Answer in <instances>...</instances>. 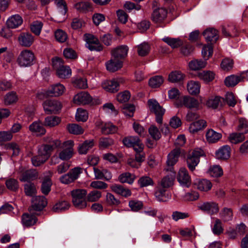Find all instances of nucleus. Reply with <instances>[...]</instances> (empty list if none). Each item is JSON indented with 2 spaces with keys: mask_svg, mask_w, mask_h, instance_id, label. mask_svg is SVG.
Instances as JSON below:
<instances>
[{
  "mask_svg": "<svg viewBox=\"0 0 248 248\" xmlns=\"http://www.w3.org/2000/svg\"><path fill=\"white\" fill-rule=\"evenodd\" d=\"M49 144L40 146L38 149V155L31 158L32 164L34 166H39L44 163L49 157L51 152L53 149L59 147L61 143L58 140L49 141Z\"/></svg>",
  "mask_w": 248,
  "mask_h": 248,
  "instance_id": "1",
  "label": "nucleus"
},
{
  "mask_svg": "<svg viewBox=\"0 0 248 248\" xmlns=\"http://www.w3.org/2000/svg\"><path fill=\"white\" fill-rule=\"evenodd\" d=\"M52 65L56 71L58 77L61 78H69L72 74L70 68L64 65L62 59L58 57L53 58L52 60Z\"/></svg>",
  "mask_w": 248,
  "mask_h": 248,
  "instance_id": "2",
  "label": "nucleus"
},
{
  "mask_svg": "<svg viewBox=\"0 0 248 248\" xmlns=\"http://www.w3.org/2000/svg\"><path fill=\"white\" fill-rule=\"evenodd\" d=\"M72 197V202L74 205L79 209L85 208L87 206V202L85 199V196L87 194V191L83 189H76L71 191Z\"/></svg>",
  "mask_w": 248,
  "mask_h": 248,
  "instance_id": "3",
  "label": "nucleus"
},
{
  "mask_svg": "<svg viewBox=\"0 0 248 248\" xmlns=\"http://www.w3.org/2000/svg\"><path fill=\"white\" fill-rule=\"evenodd\" d=\"M35 56L30 50L25 49L21 51L17 58V62L20 67H27L34 63Z\"/></svg>",
  "mask_w": 248,
  "mask_h": 248,
  "instance_id": "4",
  "label": "nucleus"
},
{
  "mask_svg": "<svg viewBox=\"0 0 248 248\" xmlns=\"http://www.w3.org/2000/svg\"><path fill=\"white\" fill-rule=\"evenodd\" d=\"M204 155L203 151L200 148L195 149L189 153L187 158V164L191 170H195L196 166L200 162V157Z\"/></svg>",
  "mask_w": 248,
  "mask_h": 248,
  "instance_id": "5",
  "label": "nucleus"
},
{
  "mask_svg": "<svg viewBox=\"0 0 248 248\" xmlns=\"http://www.w3.org/2000/svg\"><path fill=\"white\" fill-rule=\"evenodd\" d=\"M149 110L155 115L156 122L159 124L162 123V116L164 114L165 109L163 108L155 99H150L148 101Z\"/></svg>",
  "mask_w": 248,
  "mask_h": 248,
  "instance_id": "6",
  "label": "nucleus"
},
{
  "mask_svg": "<svg viewBox=\"0 0 248 248\" xmlns=\"http://www.w3.org/2000/svg\"><path fill=\"white\" fill-rule=\"evenodd\" d=\"M81 173L82 169L80 168H75L67 174L62 175L60 178V181L63 184H70L77 180Z\"/></svg>",
  "mask_w": 248,
  "mask_h": 248,
  "instance_id": "7",
  "label": "nucleus"
},
{
  "mask_svg": "<svg viewBox=\"0 0 248 248\" xmlns=\"http://www.w3.org/2000/svg\"><path fill=\"white\" fill-rule=\"evenodd\" d=\"M74 141L69 140L63 142V149L59 153V158L62 160L70 159L73 155Z\"/></svg>",
  "mask_w": 248,
  "mask_h": 248,
  "instance_id": "8",
  "label": "nucleus"
},
{
  "mask_svg": "<svg viewBox=\"0 0 248 248\" xmlns=\"http://www.w3.org/2000/svg\"><path fill=\"white\" fill-rule=\"evenodd\" d=\"M84 37L86 42V46L90 50L97 51L102 50V46L100 45L99 40L93 35L90 34H86Z\"/></svg>",
  "mask_w": 248,
  "mask_h": 248,
  "instance_id": "9",
  "label": "nucleus"
},
{
  "mask_svg": "<svg viewBox=\"0 0 248 248\" xmlns=\"http://www.w3.org/2000/svg\"><path fill=\"white\" fill-rule=\"evenodd\" d=\"M177 107L185 106L188 108H196L198 109L200 103L198 100L189 96H184L176 104Z\"/></svg>",
  "mask_w": 248,
  "mask_h": 248,
  "instance_id": "10",
  "label": "nucleus"
},
{
  "mask_svg": "<svg viewBox=\"0 0 248 248\" xmlns=\"http://www.w3.org/2000/svg\"><path fill=\"white\" fill-rule=\"evenodd\" d=\"M47 201L44 196L34 197L32 200V205L29 209L31 214H34V211H39L43 209L46 205Z\"/></svg>",
  "mask_w": 248,
  "mask_h": 248,
  "instance_id": "11",
  "label": "nucleus"
},
{
  "mask_svg": "<svg viewBox=\"0 0 248 248\" xmlns=\"http://www.w3.org/2000/svg\"><path fill=\"white\" fill-rule=\"evenodd\" d=\"M199 209L210 215L217 214L219 211L218 204L214 202H204L198 206Z\"/></svg>",
  "mask_w": 248,
  "mask_h": 248,
  "instance_id": "12",
  "label": "nucleus"
},
{
  "mask_svg": "<svg viewBox=\"0 0 248 248\" xmlns=\"http://www.w3.org/2000/svg\"><path fill=\"white\" fill-rule=\"evenodd\" d=\"M17 41L20 46L29 47L34 43V37L29 32H22L19 34Z\"/></svg>",
  "mask_w": 248,
  "mask_h": 248,
  "instance_id": "13",
  "label": "nucleus"
},
{
  "mask_svg": "<svg viewBox=\"0 0 248 248\" xmlns=\"http://www.w3.org/2000/svg\"><path fill=\"white\" fill-rule=\"evenodd\" d=\"M122 78L113 79L111 80H105L101 84L102 87L105 90L110 93H115L119 90V84L123 82Z\"/></svg>",
  "mask_w": 248,
  "mask_h": 248,
  "instance_id": "14",
  "label": "nucleus"
},
{
  "mask_svg": "<svg viewBox=\"0 0 248 248\" xmlns=\"http://www.w3.org/2000/svg\"><path fill=\"white\" fill-rule=\"evenodd\" d=\"M92 101L93 97L87 92H80L76 94L73 98L74 103L79 105H88Z\"/></svg>",
  "mask_w": 248,
  "mask_h": 248,
  "instance_id": "15",
  "label": "nucleus"
},
{
  "mask_svg": "<svg viewBox=\"0 0 248 248\" xmlns=\"http://www.w3.org/2000/svg\"><path fill=\"white\" fill-rule=\"evenodd\" d=\"M45 111L47 114L56 113L61 109L62 105L56 100H47L43 104Z\"/></svg>",
  "mask_w": 248,
  "mask_h": 248,
  "instance_id": "16",
  "label": "nucleus"
},
{
  "mask_svg": "<svg viewBox=\"0 0 248 248\" xmlns=\"http://www.w3.org/2000/svg\"><path fill=\"white\" fill-rule=\"evenodd\" d=\"M231 149L229 145H224L220 147L215 153L216 158L218 160H226L231 156Z\"/></svg>",
  "mask_w": 248,
  "mask_h": 248,
  "instance_id": "17",
  "label": "nucleus"
},
{
  "mask_svg": "<svg viewBox=\"0 0 248 248\" xmlns=\"http://www.w3.org/2000/svg\"><path fill=\"white\" fill-rule=\"evenodd\" d=\"M96 125L97 126L102 125L101 127V132L104 135L114 134L118 130L117 127L110 122L103 124L101 122H97Z\"/></svg>",
  "mask_w": 248,
  "mask_h": 248,
  "instance_id": "18",
  "label": "nucleus"
},
{
  "mask_svg": "<svg viewBox=\"0 0 248 248\" xmlns=\"http://www.w3.org/2000/svg\"><path fill=\"white\" fill-rule=\"evenodd\" d=\"M155 196L156 200L159 202H166L171 198V195L167 192V189L159 186L156 187Z\"/></svg>",
  "mask_w": 248,
  "mask_h": 248,
  "instance_id": "19",
  "label": "nucleus"
},
{
  "mask_svg": "<svg viewBox=\"0 0 248 248\" xmlns=\"http://www.w3.org/2000/svg\"><path fill=\"white\" fill-rule=\"evenodd\" d=\"M23 22L21 16L16 14L10 16L6 21L7 27L10 29H16L21 26Z\"/></svg>",
  "mask_w": 248,
  "mask_h": 248,
  "instance_id": "20",
  "label": "nucleus"
},
{
  "mask_svg": "<svg viewBox=\"0 0 248 248\" xmlns=\"http://www.w3.org/2000/svg\"><path fill=\"white\" fill-rule=\"evenodd\" d=\"M248 74V72L246 73ZM246 79L248 80V78L245 76V74H243L240 76L231 75L227 77L225 79V84L228 87H233L235 86L239 82Z\"/></svg>",
  "mask_w": 248,
  "mask_h": 248,
  "instance_id": "21",
  "label": "nucleus"
},
{
  "mask_svg": "<svg viewBox=\"0 0 248 248\" xmlns=\"http://www.w3.org/2000/svg\"><path fill=\"white\" fill-rule=\"evenodd\" d=\"M177 178L182 186H188L190 183V177L186 168H182L180 169Z\"/></svg>",
  "mask_w": 248,
  "mask_h": 248,
  "instance_id": "22",
  "label": "nucleus"
},
{
  "mask_svg": "<svg viewBox=\"0 0 248 248\" xmlns=\"http://www.w3.org/2000/svg\"><path fill=\"white\" fill-rule=\"evenodd\" d=\"M196 188L202 192H208L212 187L211 182L207 179H202L197 180L194 183Z\"/></svg>",
  "mask_w": 248,
  "mask_h": 248,
  "instance_id": "23",
  "label": "nucleus"
},
{
  "mask_svg": "<svg viewBox=\"0 0 248 248\" xmlns=\"http://www.w3.org/2000/svg\"><path fill=\"white\" fill-rule=\"evenodd\" d=\"M128 47L127 46L122 45L112 50V56L118 60L124 59L127 55Z\"/></svg>",
  "mask_w": 248,
  "mask_h": 248,
  "instance_id": "24",
  "label": "nucleus"
},
{
  "mask_svg": "<svg viewBox=\"0 0 248 248\" xmlns=\"http://www.w3.org/2000/svg\"><path fill=\"white\" fill-rule=\"evenodd\" d=\"M110 187L112 191L125 198L131 195V190L122 185L115 184L111 185Z\"/></svg>",
  "mask_w": 248,
  "mask_h": 248,
  "instance_id": "25",
  "label": "nucleus"
},
{
  "mask_svg": "<svg viewBox=\"0 0 248 248\" xmlns=\"http://www.w3.org/2000/svg\"><path fill=\"white\" fill-rule=\"evenodd\" d=\"M167 10L163 8L155 10L152 15L153 21L155 23L162 22L167 16Z\"/></svg>",
  "mask_w": 248,
  "mask_h": 248,
  "instance_id": "26",
  "label": "nucleus"
},
{
  "mask_svg": "<svg viewBox=\"0 0 248 248\" xmlns=\"http://www.w3.org/2000/svg\"><path fill=\"white\" fill-rule=\"evenodd\" d=\"M123 65L122 61L114 58L112 56L111 59L106 63L107 69L110 72H114L120 69Z\"/></svg>",
  "mask_w": 248,
  "mask_h": 248,
  "instance_id": "27",
  "label": "nucleus"
},
{
  "mask_svg": "<svg viewBox=\"0 0 248 248\" xmlns=\"http://www.w3.org/2000/svg\"><path fill=\"white\" fill-rule=\"evenodd\" d=\"M65 90L64 86L61 84L52 85L46 93L48 96H58L62 95Z\"/></svg>",
  "mask_w": 248,
  "mask_h": 248,
  "instance_id": "28",
  "label": "nucleus"
},
{
  "mask_svg": "<svg viewBox=\"0 0 248 248\" xmlns=\"http://www.w3.org/2000/svg\"><path fill=\"white\" fill-rule=\"evenodd\" d=\"M180 155V150L176 148L171 151L168 155L167 165L168 167L174 166L178 161Z\"/></svg>",
  "mask_w": 248,
  "mask_h": 248,
  "instance_id": "29",
  "label": "nucleus"
},
{
  "mask_svg": "<svg viewBox=\"0 0 248 248\" xmlns=\"http://www.w3.org/2000/svg\"><path fill=\"white\" fill-rule=\"evenodd\" d=\"M93 172L95 178L96 179H105L109 181L112 178V175L110 171L107 170H100L97 168L93 167Z\"/></svg>",
  "mask_w": 248,
  "mask_h": 248,
  "instance_id": "30",
  "label": "nucleus"
},
{
  "mask_svg": "<svg viewBox=\"0 0 248 248\" xmlns=\"http://www.w3.org/2000/svg\"><path fill=\"white\" fill-rule=\"evenodd\" d=\"M29 130L31 132L37 136L44 135L46 130L39 122L35 121L29 126Z\"/></svg>",
  "mask_w": 248,
  "mask_h": 248,
  "instance_id": "31",
  "label": "nucleus"
},
{
  "mask_svg": "<svg viewBox=\"0 0 248 248\" xmlns=\"http://www.w3.org/2000/svg\"><path fill=\"white\" fill-rule=\"evenodd\" d=\"M207 65V62L202 59H194L188 63L189 68L192 71H198L204 68Z\"/></svg>",
  "mask_w": 248,
  "mask_h": 248,
  "instance_id": "32",
  "label": "nucleus"
},
{
  "mask_svg": "<svg viewBox=\"0 0 248 248\" xmlns=\"http://www.w3.org/2000/svg\"><path fill=\"white\" fill-rule=\"evenodd\" d=\"M206 126V122L204 120H199L191 123L189 127V131L191 133H196L202 130Z\"/></svg>",
  "mask_w": 248,
  "mask_h": 248,
  "instance_id": "33",
  "label": "nucleus"
},
{
  "mask_svg": "<svg viewBox=\"0 0 248 248\" xmlns=\"http://www.w3.org/2000/svg\"><path fill=\"white\" fill-rule=\"evenodd\" d=\"M203 35L207 42H216L218 38L217 31L213 28H208L204 31Z\"/></svg>",
  "mask_w": 248,
  "mask_h": 248,
  "instance_id": "34",
  "label": "nucleus"
},
{
  "mask_svg": "<svg viewBox=\"0 0 248 248\" xmlns=\"http://www.w3.org/2000/svg\"><path fill=\"white\" fill-rule=\"evenodd\" d=\"M186 86L188 92L191 95H197L200 92L201 85L199 81L190 80Z\"/></svg>",
  "mask_w": 248,
  "mask_h": 248,
  "instance_id": "35",
  "label": "nucleus"
},
{
  "mask_svg": "<svg viewBox=\"0 0 248 248\" xmlns=\"http://www.w3.org/2000/svg\"><path fill=\"white\" fill-rule=\"evenodd\" d=\"M222 137L221 133L217 132L212 129L207 130L206 133V139L209 143H216Z\"/></svg>",
  "mask_w": 248,
  "mask_h": 248,
  "instance_id": "36",
  "label": "nucleus"
},
{
  "mask_svg": "<svg viewBox=\"0 0 248 248\" xmlns=\"http://www.w3.org/2000/svg\"><path fill=\"white\" fill-rule=\"evenodd\" d=\"M175 173L172 174L167 175L163 178L158 186L168 189L169 187L173 186L174 181Z\"/></svg>",
  "mask_w": 248,
  "mask_h": 248,
  "instance_id": "37",
  "label": "nucleus"
},
{
  "mask_svg": "<svg viewBox=\"0 0 248 248\" xmlns=\"http://www.w3.org/2000/svg\"><path fill=\"white\" fill-rule=\"evenodd\" d=\"M197 77L204 82L207 83L212 81L215 77V74L211 71H203L197 73Z\"/></svg>",
  "mask_w": 248,
  "mask_h": 248,
  "instance_id": "38",
  "label": "nucleus"
},
{
  "mask_svg": "<svg viewBox=\"0 0 248 248\" xmlns=\"http://www.w3.org/2000/svg\"><path fill=\"white\" fill-rule=\"evenodd\" d=\"M18 99L16 92L12 91L7 93L4 96L3 101L6 105H10L16 103Z\"/></svg>",
  "mask_w": 248,
  "mask_h": 248,
  "instance_id": "39",
  "label": "nucleus"
},
{
  "mask_svg": "<svg viewBox=\"0 0 248 248\" xmlns=\"http://www.w3.org/2000/svg\"><path fill=\"white\" fill-rule=\"evenodd\" d=\"M185 78V75L179 71H174L169 75L168 80L172 83H176L183 80Z\"/></svg>",
  "mask_w": 248,
  "mask_h": 248,
  "instance_id": "40",
  "label": "nucleus"
},
{
  "mask_svg": "<svg viewBox=\"0 0 248 248\" xmlns=\"http://www.w3.org/2000/svg\"><path fill=\"white\" fill-rule=\"evenodd\" d=\"M162 40L172 48H177L183 45V41L179 38L165 37Z\"/></svg>",
  "mask_w": 248,
  "mask_h": 248,
  "instance_id": "41",
  "label": "nucleus"
},
{
  "mask_svg": "<svg viewBox=\"0 0 248 248\" xmlns=\"http://www.w3.org/2000/svg\"><path fill=\"white\" fill-rule=\"evenodd\" d=\"M221 99L218 96H211L206 101V105L209 108H216L222 105Z\"/></svg>",
  "mask_w": 248,
  "mask_h": 248,
  "instance_id": "42",
  "label": "nucleus"
},
{
  "mask_svg": "<svg viewBox=\"0 0 248 248\" xmlns=\"http://www.w3.org/2000/svg\"><path fill=\"white\" fill-rule=\"evenodd\" d=\"M61 121V118L58 116H48L45 119L44 124L46 126L52 127L58 125Z\"/></svg>",
  "mask_w": 248,
  "mask_h": 248,
  "instance_id": "43",
  "label": "nucleus"
},
{
  "mask_svg": "<svg viewBox=\"0 0 248 248\" xmlns=\"http://www.w3.org/2000/svg\"><path fill=\"white\" fill-rule=\"evenodd\" d=\"M37 173L35 170H28L22 174L20 178L23 182H29L37 178Z\"/></svg>",
  "mask_w": 248,
  "mask_h": 248,
  "instance_id": "44",
  "label": "nucleus"
},
{
  "mask_svg": "<svg viewBox=\"0 0 248 248\" xmlns=\"http://www.w3.org/2000/svg\"><path fill=\"white\" fill-rule=\"evenodd\" d=\"M228 139L232 144H237L244 141L245 137L243 133H232L230 134Z\"/></svg>",
  "mask_w": 248,
  "mask_h": 248,
  "instance_id": "45",
  "label": "nucleus"
},
{
  "mask_svg": "<svg viewBox=\"0 0 248 248\" xmlns=\"http://www.w3.org/2000/svg\"><path fill=\"white\" fill-rule=\"evenodd\" d=\"M137 52L141 57H144L148 55L150 51V45L146 42H143L137 46Z\"/></svg>",
  "mask_w": 248,
  "mask_h": 248,
  "instance_id": "46",
  "label": "nucleus"
},
{
  "mask_svg": "<svg viewBox=\"0 0 248 248\" xmlns=\"http://www.w3.org/2000/svg\"><path fill=\"white\" fill-rule=\"evenodd\" d=\"M208 172L209 174L213 177H218L223 175V170L221 167L217 165L211 166Z\"/></svg>",
  "mask_w": 248,
  "mask_h": 248,
  "instance_id": "47",
  "label": "nucleus"
},
{
  "mask_svg": "<svg viewBox=\"0 0 248 248\" xmlns=\"http://www.w3.org/2000/svg\"><path fill=\"white\" fill-rule=\"evenodd\" d=\"M94 145L93 140H86L78 146V152L80 154H86Z\"/></svg>",
  "mask_w": 248,
  "mask_h": 248,
  "instance_id": "48",
  "label": "nucleus"
},
{
  "mask_svg": "<svg viewBox=\"0 0 248 248\" xmlns=\"http://www.w3.org/2000/svg\"><path fill=\"white\" fill-rule=\"evenodd\" d=\"M104 111L111 117L116 116L118 113V110L115 108L111 103H107L103 106Z\"/></svg>",
  "mask_w": 248,
  "mask_h": 248,
  "instance_id": "49",
  "label": "nucleus"
},
{
  "mask_svg": "<svg viewBox=\"0 0 248 248\" xmlns=\"http://www.w3.org/2000/svg\"><path fill=\"white\" fill-rule=\"evenodd\" d=\"M74 86L78 89H85L88 88L87 80L85 78L77 77L73 80Z\"/></svg>",
  "mask_w": 248,
  "mask_h": 248,
  "instance_id": "50",
  "label": "nucleus"
},
{
  "mask_svg": "<svg viewBox=\"0 0 248 248\" xmlns=\"http://www.w3.org/2000/svg\"><path fill=\"white\" fill-rule=\"evenodd\" d=\"M22 222L23 225L29 227L35 224L36 222V218L32 215L25 214L22 216Z\"/></svg>",
  "mask_w": 248,
  "mask_h": 248,
  "instance_id": "51",
  "label": "nucleus"
},
{
  "mask_svg": "<svg viewBox=\"0 0 248 248\" xmlns=\"http://www.w3.org/2000/svg\"><path fill=\"white\" fill-rule=\"evenodd\" d=\"M70 205L66 201H61L57 202L52 207V211L54 212H60L69 209Z\"/></svg>",
  "mask_w": 248,
  "mask_h": 248,
  "instance_id": "52",
  "label": "nucleus"
},
{
  "mask_svg": "<svg viewBox=\"0 0 248 248\" xmlns=\"http://www.w3.org/2000/svg\"><path fill=\"white\" fill-rule=\"evenodd\" d=\"M135 176L129 172H124L119 175V181L122 183L131 184L135 180Z\"/></svg>",
  "mask_w": 248,
  "mask_h": 248,
  "instance_id": "53",
  "label": "nucleus"
},
{
  "mask_svg": "<svg viewBox=\"0 0 248 248\" xmlns=\"http://www.w3.org/2000/svg\"><path fill=\"white\" fill-rule=\"evenodd\" d=\"M43 24L40 21H34L30 25L31 31L36 35H39L41 33Z\"/></svg>",
  "mask_w": 248,
  "mask_h": 248,
  "instance_id": "54",
  "label": "nucleus"
},
{
  "mask_svg": "<svg viewBox=\"0 0 248 248\" xmlns=\"http://www.w3.org/2000/svg\"><path fill=\"white\" fill-rule=\"evenodd\" d=\"M220 217L224 222H227L232 219L233 213L231 208H224L220 213Z\"/></svg>",
  "mask_w": 248,
  "mask_h": 248,
  "instance_id": "55",
  "label": "nucleus"
},
{
  "mask_svg": "<svg viewBox=\"0 0 248 248\" xmlns=\"http://www.w3.org/2000/svg\"><path fill=\"white\" fill-rule=\"evenodd\" d=\"M140 140V139L137 136H129L124 138L123 142L125 146L131 147L139 143Z\"/></svg>",
  "mask_w": 248,
  "mask_h": 248,
  "instance_id": "56",
  "label": "nucleus"
},
{
  "mask_svg": "<svg viewBox=\"0 0 248 248\" xmlns=\"http://www.w3.org/2000/svg\"><path fill=\"white\" fill-rule=\"evenodd\" d=\"M75 116L77 121L85 122L88 118V113L86 110L78 108L77 109Z\"/></svg>",
  "mask_w": 248,
  "mask_h": 248,
  "instance_id": "57",
  "label": "nucleus"
},
{
  "mask_svg": "<svg viewBox=\"0 0 248 248\" xmlns=\"http://www.w3.org/2000/svg\"><path fill=\"white\" fill-rule=\"evenodd\" d=\"M67 129L68 132L75 135L81 134L83 133V128L79 125L76 124H71L67 125Z\"/></svg>",
  "mask_w": 248,
  "mask_h": 248,
  "instance_id": "58",
  "label": "nucleus"
},
{
  "mask_svg": "<svg viewBox=\"0 0 248 248\" xmlns=\"http://www.w3.org/2000/svg\"><path fill=\"white\" fill-rule=\"evenodd\" d=\"M163 82L162 77L156 76L151 78L149 81V85L152 88L159 87Z\"/></svg>",
  "mask_w": 248,
  "mask_h": 248,
  "instance_id": "59",
  "label": "nucleus"
},
{
  "mask_svg": "<svg viewBox=\"0 0 248 248\" xmlns=\"http://www.w3.org/2000/svg\"><path fill=\"white\" fill-rule=\"evenodd\" d=\"M148 132L151 137L155 140H159L161 137V134L159 129L154 125H151L150 126Z\"/></svg>",
  "mask_w": 248,
  "mask_h": 248,
  "instance_id": "60",
  "label": "nucleus"
},
{
  "mask_svg": "<svg viewBox=\"0 0 248 248\" xmlns=\"http://www.w3.org/2000/svg\"><path fill=\"white\" fill-rule=\"evenodd\" d=\"M213 53V46L211 44H208L203 46L202 50V54L203 58L206 61Z\"/></svg>",
  "mask_w": 248,
  "mask_h": 248,
  "instance_id": "61",
  "label": "nucleus"
},
{
  "mask_svg": "<svg viewBox=\"0 0 248 248\" xmlns=\"http://www.w3.org/2000/svg\"><path fill=\"white\" fill-rule=\"evenodd\" d=\"M102 196V193L98 190H93L87 195V200L90 202H94L98 201Z\"/></svg>",
  "mask_w": 248,
  "mask_h": 248,
  "instance_id": "62",
  "label": "nucleus"
},
{
  "mask_svg": "<svg viewBox=\"0 0 248 248\" xmlns=\"http://www.w3.org/2000/svg\"><path fill=\"white\" fill-rule=\"evenodd\" d=\"M55 37L57 41L64 43L66 41L68 37L64 31L61 29H58L55 32Z\"/></svg>",
  "mask_w": 248,
  "mask_h": 248,
  "instance_id": "63",
  "label": "nucleus"
},
{
  "mask_svg": "<svg viewBox=\"0 0 248 248\" xmlns=\"http://www.w3.org/2000/svg\"><path fill=\"white\" fill-rule=\"evenodd\" d=\"M114 144V140L110 138H101L99 140V147L100 148H107Z\"/></svg>",
  "mask_w": 248,
  "mask_h": 248,
  "instance_id": "64",
  "label": "nucleus"
}]
</instances>
